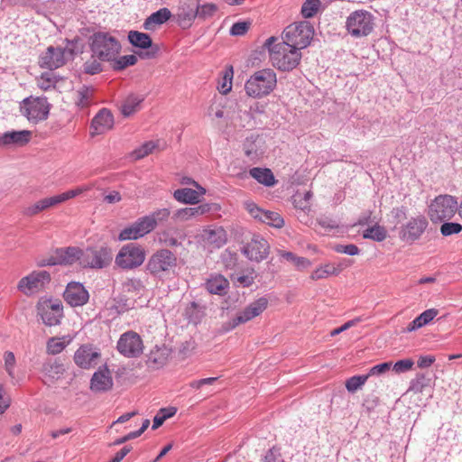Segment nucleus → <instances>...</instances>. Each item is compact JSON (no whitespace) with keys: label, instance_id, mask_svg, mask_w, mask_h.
<instances>
[{"label":"nucleus","instance_id":"obj_1","mask_svg":"<svg viewBox=\"0 0 462 462\" xmlns=\"http://www.w3.org/2000/svg\"><path fill=\"white\" fill-rule=\"evenodd\" d=\"M276 37H269L263 47L268 50L270 61L273 66L282 71H290L295 69L300 62L301 52L297 47L291 46L288 42H279Z\"/></svg>","mask_w":462,"mask_h":462},{"label":"nucleus","instance_id":"obj_2","mask_svg":"<svg viewBox=\"0 0 462 462\" xmlns=\"http://www.w3.org/2000/svg\"><path fill=\"white\" fill-rule=\"evenodd\" d=\"M276 85V73L272 69H263L250 76L245 82V90L248 97L262 98L268 96Z\"/></svg>","mask_w":462,"mask_h":462},{"label":"nucleus","instance_id":"obj_3","mask_svg":"<svg viewBox=\"0 0 462 462\" xmlns=\"http://www.w3.org/2000/svg\"><path fill=\"white\" fill-rule=\"evenodd\" d=\"M177 265L176 254L167 248H161L149 257L145 269L153 277L161 279L173 272Z\"/></svg>","mask_w":462,"mask_h":462},{"label":"nucleus","instance_id":"obj_4","mask_svg":"<svg viewBox=\"0 0 462 462\" xmlns=\"http://www.w3.org/2000/svg\"><path fill=\"white\" fill-rule=\"evenodd\" d=\"M90 40V50L93 57L101 61L114 60L121 50L118 40L106 32H96Z\"/></svg>","mask_w":462,"mask_h":462},{"label":"nucleus","instance_id":"obj_5","mask_svg":"<svg viewBox=\"0 0 462 462\" xmlns=\"http://www.w3.org/2000/svg\"><path fill=\"white\" fill-rule=\"evenodd\" d=\"M314 36V28L310 22L300 21L288 25L282 32V42L297 47L300 51L310 44Z\"/></svg>","mask_w":462,"mask_h":462},{"label":"nucleus","instance_id":"obj_6","mask_svg":"<svg viewBox=\"0 0 462 462\" xmlns=\"http://www.w3.org/2000/svg\"><path fill=\"white\" fill-rule=\"evenodd\" d=\"M77 43L68 41L65 47H48L40 58V66L49 69L63 66L67 60L73 59Z\"/></svg>","mask_w":462,"mask_h":462},{"label":"nucleus","instance_id":"obj_7","mask_svg":"<svg viewBox=\"0 0 462 462\" xmlns=\"http://www.w3.org/2000/svg\"><path fill=\"white\" fill-rule=\"evenodd\" d=\"M145 256L146 253L142 245L130 243L120 248L116 255L115 263L123 270H134L143 263Z\"/></svg>","mask_w":462,"mask_h":462},{"label":"nucleus","instance_id":"obj_8","mask_svg":"<svg viewBox=\"0 0 462 462\" xmlns=\"http://www.w3.org/2000/svg\"><path fill=\"white\" fill-rule=\"evenodd\" d=\"M112 260V249L106 245L88 246L82 250L83 268L103 269L107 267Z\"/></svg>","mask_w":462,"mask_h":462},{"label":"nucleus","instance_id":"obj_9","mask_svg":"<svg viewBox=\"0 0 462 462\" xmlns=\"http://www.w3.org/2000/svg\"><path fill=\"white\" fill-rule=\"evenodd\" d=\"M457 209V201L453 196L439 195L430 203L429 216L432 222H441L453 217Z\"/></svg>","mask_w":462,"mask_h":462},{"label":"nucleus","instance_id":"obj_10","mask_svg":"<svg viewBox=\"0 0 462 462\" xmlns=\"http://www.w3.org/2000/svg\"><path fill=\"white\" fill-rule=\"evenodd\" d=\"M346 27L347 32L354 37L367 36L374 28L373 14L365 10L355 11L347 17Z\"/></svg>","mask_w":462,"mask_h":462},{"label":"nucleus","instance_id":"obj_11","mask_svg":"<svg viewBox=\"0 0 462 462\" xmlns=\"http://www.w3.org/2000/svg\"><path fill=\"white\" fill-rule=\"evenodd\" d=\"M50 104L46 97H27L21 105V113L31 123L37 124L47 119Z\"/></svg>","mask_w":462,"mask_h":462},{"label":"nucleus","instance_id":"obj_12","mask_svg":"<svg viewBox=\"0 0 462 462\" xmlns=\"http://www.w3.org/2000/svg\"><path fill=\"white\" fill-rule=\"evenodd\" d=\"M144 349L143 342L138 333L128 330L123 333L116 343V350L126 358L139 357Z\"/></svg>","mask_w":462,"mask_h":462},{"label":"nucleus","instance_id":"obj_13","mask_svg":"<svg viewBox=\"0 0 462 462\" xmlns=\"http://www.w3.org/2000/svg\"><path fill=\"white\" fill-rule=\"evenodd\" d=\"M50 281L51 275L47 271H33L18 282L17 290L30 297L42 291Z\"/></svg>","mask_w":462,"mask_h":462},{"label":"nucleus","instance_id":"obj_14","mask_svg":"<svg viewBox=\"0 0 462 462\" xmlns=\"http://www.w3.org/2000/svg\"><path fill=\"white\" fill-rule=\"evenodd\" d=\"M101 359L100 349L92 344L81 345L74 353L73 361L81 369H90L98 365Z\"/></svg>","mask_w":462,"mask_h":462},{"label":"nucleus","instance_id":"obj_15","mask_svg":"<svg viewBox=\"0 0 462 462\" xmlns=\"http://www.w3.org/2000/svg\"><path fill=\"white\" fill-rule=\"evenodd\" d=\"M79 262L81 265L82 262V250L79 247L69 246L64 248H58L54 252V254L49 259L42 261L40 265H58L65 264L71 265Z\"/></svg>","mask_w":462,"mask_h":462},{"label":"nucleus","instance_id":"obj_16","mask_svg":"<svg viewBox=\"0 0 462 462\" xmlns=\"http://www.w3.org/2000/svg\"><path fill=\"white\" fill-rule=\"evenodd\" d=\"M244 206L252 217L262 223L275 228H281L284 225V219L278 212L264 210L250 200L245 201Z\"/></svg>","mask_w":462,"mask_h":462},{"label":"nucleus","instance_id":"obj_17","mask_svg":"<svg viewBox=\"0 0 462 462\" xmlns=\"http://www.w3.org/2000/svg\"><path fill=\"white\" fill-rule=\"evenodd\" d=\"M268 306V300L261 297L250 303L242 311L238 312L235 318L229 322L230 328H235L240 324L245 323L255 317L261 315Z\"/></svg>","mask_w":462,"mask_h":462},{"label":"nucleus","instance_id":"obj_18","mask_svg":"<svg viewBox=\"0 0 462 462\" xmlns=\"http://www.w3.org/2000/svg\"><path fill=\"white\" fill-rule=\"evenodd\" d=\"M270 246L266 239L254 235L252 239L244 245L242 253L250 260L256 263L266 259Z\"/></svg>","mask_w":462,"mask_h":462},{"label":"nucleus","instance_id":"obj_19","mask_svg":"<svg viewBox=\"0 0 462 462\" xmlns=\"http://www.w3.org/2000/svg\"><path fill=\"white\" fill-rule=\"evenodd\" d=\"M427 226L428 221L425 217L418 216L416 217H411L402 226L400 238L406 243L412 244L420 239Z\"/></svg>","mask_w":462,"mask_h":462},{"label":"nucleus","instance_id":"obj_20","mask_svg":"<svg viewBox=\"0 0 462 462\" xmlns=\"http://www.w3.org/2000/svg\"><path fill=\"white\" fill-rule=\"evenodd\" d=\"M153 221L141 217L132 225L122 229L118 235L120 241L136 240L152 231Z\"/></svg>","mask_w":462,"mask_h":462},{"label":"nucleus","instance_id":"obj_21","mask_svg":"<svg viewBox=\"0 0 462 462\" xmlns=\"http://www.w3.org/2000/svg\"><path fill=\"white\" fill-rule=\"evenodd\" d=\"M65 371V365L60 358L47 359L43 362L41 369L45 384L54 383L60 380Z\"/></svg>","mask_w":462,"mask_h":462},{"label":"nucleus","instance_id":"obj_22","mask_svg":"<svg viewBox=\"0 0 462 462\" xmlns=\"http://www.w3.org/2000/svg\"><path fill=\"white\" fill-rule=\"evenodd\" d=\"M63 295L65 300L73 307L83 306L89 299V294L85 287L76 282L67 285Z\"/></svg>","mask_w":462,"mask_h":462},{"label":"nucleus","instance_id":"obj_23","mask_svg":"<svg viewBox=\"0 0 462 462\" xmlns=\"http://www.w3.org/2000/svg\"><path fill=\"white\" fill-rule=\"evenodd\" d=\"M198 16V0H182L180 4L177 21L183 27H189Z\"/></svg>","mask_w":462,"mask_h":462},{"label":"nucleus","instance_id":"obj_24","mask_svg":"<svg viewBox=\"0 0 462 462\" xmlns=\"http://www.w3.org/2000/svg\"><path fill=\"white\" fill-rule=\"evenodd\" d=\"M113 386V378L106 366L99 367L90 380V389L95 393L109 391Z\"/></svg>","mask_w":462,"mask_h":462},{"label":"nucleus","instance_id":"obj_25","mask_svg":"<svg viewBox=\"0 0 462 462\" xmlns=\"http://www.w3.org/2000/svg\"><path fill=\"white\" fill-rule=\"evenodd\" d=\"M113 125L114 116L112 113L106 108H102L91 121V129L93 130L91 134H102L112 129Z\"/></svg>","mask_w":462,"mask_h":462},{"label":"nucleus","instance_id":"obj_26","mask_svg":"<svg viewBox=\"0 0 462 462\" xmlns=\"http://www.w3.org/2000/svg\"><path fill=\"white\" fill-rule=\"evenodd\" d=\"M32 134L29 130L5 132L0 136V146H23L30 142Z\"/></svg>","mask_w":462,"mask_h":462},{"label":"nucleus","instance_id":"obj_27","mask_svg":"<svg viewBox=\"0 0 462 462\" xmlns=\"http://www.w3.org/2000/svg\"><path fill=\"white\" fill-rule=\"evenodd\" d=\"M62 305L60 302L46 304L41 310L40 315L46 326H56L60 322L62 318Z\"/></svg>","mask_w":462,"mask_h":462},{"label":"nucleus","instance_id":"obj_28","mask_svg":"<svg viewBox=\"0 0 462 462\" xmlns=\"http://www.w3.org/2000/svg\"><path fill=\"white\" fill-rule=\"evenodd\" d=\"M59 204H61L59 196L55 195L52 197L42 199L33 204L23 208L22 213L26 217H33Z\"/></svg>","mask_w":462,"mask_h":462},{"label":"nucleus","instance_id":"obj_29","mask_svg":"<svg viewBox=\"0 0 462 462\" xmlns=\"http://www.w3.org/2000/svg\"><path fill=\"white\" fill-rule=\"evenodd\" d=\"M204 285L209 293L222 296L227 292L229 282L222 274H211Z\"/></svg>","mask_w":462,"mask_h":462},{"label":"nucleus","instance_id":"obj_30","mask_svg":"<svg viewBox=\"0 0 462 462\" xmlns=\"http://www.w3.org/2000/svg\"><path fill=\"white\" fill-rule=\"evenodd\" d=\"M202 237L207 244L214 248H220L226 242V233L221 226L205 229Z\"/></svg>","mask_w":462,"mask_h":462},{"label":"nucleus","instance_id":"obj_31","mask_svg":"<svg viewBox=\"0 0 462 462\" xmlns=\"http://www.w3.org/2000/svg\"><path fill=\"white\" fill-rule=\"evenodd\" d=\"M144 100L143 95L130 94L123 101L120 110L124 116H130L141 108V104Z\"/></svg>","mask_w":462,"mask_h":462},{"label":"nucleus","instance_id":"obj_32","mask_svg":"<svg viewBox=\"0 0 462 462\" xmlns=\"http://www.w3.org/2000/svg\"><path fill=\"white\" fill-rule=\"evenodd\" d=\"M170 349L165 346H155L149 353L147 363L156 367L164 365L169 358Z\"/></svg>","mask_w":462,"mask_h":462},{"label":"nucleus","instance_id":"obj_33","mask_svg":"<svg viewBox=\"0 0 462 462\" xmlns=\"http://www.w3.org/2000/svg\"><path fill=\"white\" fill-rule=\"evenodd\" d=\"M249 173L251 177L266 187H273L276 183L274 175L270 169L254 167L249 171Z\"/></svg>","mask_w":462,"mask_h":462},{"label":"nucleus","instance_id":"obj_34","mask_svg":"<svg viewBox=\"0 0 462 462\" xmlns=\"http://www.w3.org/2000/svg\"><path fill=\"white\" fill-rule=\"evenodd\" d=\"M171 15V11L168 8H161L145 19L143 27L145 30H153L154 25L164 23L170 19Z\"/></svg>","mask_w":462,"mask_h":462},{"label":"nucleus","instance_id":"obj_35","mask_svg":"<svg viewBox=\"0 0 462 462\" xmlns=\"http://www.w3.org/2000/svg\"><path fill=\"white\" fill-rule=\"evenodd\" d=\"M438 314V311L435 309H429L420 314L417 318H415L411 322L409 323L406 328L407 332L415 331L423 326L429 324Z\"/></svg>","mask_w":462,"mask_h":462},{"label":"nucleus","instance_id":"obj_36","mask_svg":"<svg viewBox=\"0 0 462 462\" xmlns=\"http://www.w3.org/2000/svg\"><path fill=\"white\" fill-rule=\"evenodd\" d=\"M71 341L72 338L69 336L51 337L46 345L47 353L51 355H58L61 353Z\"/></svg>","mask_w":462,"mask_h":462},{"label":"nucleus","instance_id":"obj_37","mask_svg":"<svg viewBox=\"0 0 462 462\" xmlns=\"http://www.w3.org/2000/svg\"><path fill=\"white\" fill-rule=\"evenodd\" d=\"M129 42L137 48L146 50L152 44L149 34L138 31H130L128 32Z\"/></svg>","mask_w":462,"mask_h":462},{"label":"nucleus","instance_id":"obj_38","mask_svg":"<svg viewBox=\"0 0 462 462\" xmlns=\"http://www.w3.org/2000/svg\"><path fill=\"white\" fill-rule=\"evenodd\" d=\"M175 199L185 204H197L199 202V193L196 189L182 188L174 191Z\"/></svg>","mask_w":462,"mask_h":462},{"label":"nucleus","instance_id":"obj_39","mask_svg":"<svg viewBox=\"0 0 462 462\" xmlns=\"http://www.w3.org/2000/svg\"><path fill=\"white\" fill-rule=\"evenodd\" d=\"M343 270L342 266L336 267L333 264L327 263L325 265L316 268L310 275V278L314 281L325 279L330 275H338Z\"/></svg>","mask_w":462,"mask_h":462},{"label":"nucleus","instance_id":"obj_40","mask_svg":"<svg viewBox=\"0 0 462 462\" xmlns=\"http://www.w3.org/2000/svg\"><path fill=\"white\" fill-rule=\"evenodd\" d=\"M387 236L386 229L379 225H374L365 229L363 233V237L365 239H371L376 242L383 241Z\"/></svg>","mask_w":462,"mask_h":462},{"label":"nucleus","instance_id":"obj_41","mask_svg":"<svg viewBox=\"0 0 462 462\" xmlns=\"http://www.w3.org/2000/svg\"><path fill=\"white\" fill-rule=\"evenodd\" d=\"M320 0H305L301 5L300 14L304 18L314 17L321 7Z\"/></svg>","mask_w":462,"mask_h":462},{"label":"nucleus","instance_id":"obj_42","mask_svg":"<svg viewBox=\"0 0 462 462\" xmlns=\"http://www.w3.org/2000/svg\"><path fill=\"white\" fill-rule=\"evenodd\" d=\"M137 57L134 54L121 56L119 58L115 57L114 60H110L111 66L114 70H123L128 66H133L137 62Z\"/></svg>","mask_w":462,"mask_h":462},{"label":"nucleus","instance_id":"obj_43","mask_svg":"<svg viewBox=\"0 0 462 462\" xmlns=\"http://www.w3.org/2000/svg\"><path fill=\"white\" fill-rule=\"evenodd\" d=\"M5 370L8 376L11 378L12 383L15 384L18 380L15 377L14 369L16 365V359L14 354L12 351H5L4 354Z\"/></svg>","mask_w":462,"mask_h":462},{"label":"nucleus","instance_id":"obj_44","mask_svg":"<svg viewBox=\"0 0 462 462\" xmlns=\"http://www.w3.org/2000/svg\"><path fill=\"white\" fill-rule=\"evenodd\" d=\"M93 93L94 89L88 86H82L77 91V106L81 108L87 107L90 104Z\"/></svg>","mask_w":462,"mask_h":462},{"label":"nucleus","instance_id":"obj_45","mask_svg":"<svg viewBox=\"0 0 462 462\" xmlns=\"http://www.w3.org/2000/svg\"><path fill=\"white\" fill-rule=\"evenodd\" d=\"M176 411L177 410L174 407L161 409L153 418L152 429L156 430L159 427H161L163 424V422L167 419L172 417L176 413Z\"/></svg>","mask_w":462,"mask_h":462},{"label":"nucleus","instance_id":"obj_46","mask_svg":"<svg viewBox=\"0 0 462 462\" xmlns=\"http://www.w3.org/2000/svg\"><path fill=\"white\" fill-rule=\"evenodd\" d=\"M282 257L291 262L299 270H304L311 265V262L301 256H297L291 252H283Z\"/></svg>","mask_w":462,"mask_h":462},{"label":"nucleus","instance_id":"obj_47","mask_svg":"<svg viewBox=\"0 0 462 462\" xmlns=\"http://www.w3.org/2000/svg\"><path fill=\"white\" fill-rule=\"evenodd\" d=\"M233 74L234 71L232 67H229L225 70L222 77V80L218 83L217 86V89L221 94L226 95L231 91Z\"/></svg>","mask_w":462,"mask_h":462},{"label":"nucleus","instance_id":"obj_48","mask_svg":"<svg viewBox=\"0 0 462 462\" xmlns=\"http://www.w3.org/2000/svg\"><path fill=\"white\" fill-rule=\"evenodd\" d=\"M367 379L366 374L352 376L346 380V388L349 393H355L365 383Z\"/></svg>","mask_w":462,"mask_h":462},{"label":"nucleus","instance_id":"obj_49","mask_svg":"<svg viewBox=\"0 0 462 462\" xmlns=\"http://www.w3.org/2000/svg\"><path fill=\"white\" fill-rule=\"evenodd\" d=\"M217 7L215 4L208 3L204 5H199L198 3V18L206 20L208 18L212 17L217 12Z\"/></svg>","mask_w":462,"mask_h":462},{"label":"nucleus","instance_id":"obj_50","mask_svg":"<svg viewBox=\"0 0 462 462\" xmlns=\"http://www.w3.org/2000/svg\"><path fill=\"white\" fill-rule=\"evenodd\" d=\"M100 61L101 60H99L97 58H94L92 55L91 58L88 60L83 65L85 73L95 75L101 72L103 68Z\"/></svg>","mask_w":462,"mask_h":462},{"label":"nucleus","instance_id":"obj_51","mask_svg":"<svg viewBox=\"0 0 462 462\" xmlns=\"http://www.w3.org/2000/svg\"><path fill=\"white\" fill-rule=\"evenodd\" d=\"M124 287L128 292H134L136 294L141 293L144 291L145 286L141 279L138 278H131L127 279L124 282Z\"/></svg>","mask_w":462,"mask_h":462},{"label":"nucleus","instance_id":"obj_52","mask_svg":"<svg viewBox=\"0 0 462 462\" xmlns=\"http://www.w3.org/2000/svg\"><path fill=\"white\" fill-rule=\"evenodd\" d=\"M170 209L168 208H161L151 215L144 216L143 217H148L152 221H153L152 230L156 227L157 224L160 222L166 221L168 217H170Z\"/></svg>","mask_w":462,"mask_h":462},{"label":"nucleus","instance_id":"obj_53","mask_svg":"<svg viewBox=\"0 0 462 462\" xmlns=\"http://www.w3.org/2000/svg\"><path fill=\"white\" fill-rule=\"evenodd\" d=\"M156 147V144L152 141L146 142L139 148L135 149L133 152V156L135 160L143 159V157L150 154Z\"/></svg>","mask_w":462,"mask_h":462},{"label":"nucleus","instance_id":"obj_54","mask_svg":"<svg viewBox=\"0 0 462 462\" xmlns=\"http://www.w3.org/2000/svg\"><path fill=\"white\" fill-rule=\"evenodd\" d=\"M159 242L168 247H178L181 245V242L169 231H163L160 234Z\"/></svg>","mask_w":462,"mask_h":462},{"label":"nucleus","instance_id":"obj_55","mask_svg":"<svg viewBox=\"0 0 462 462\" xmlns=\"http://www.w3.org/2000/svg\"><path fill=\"white\" fill-rule=\"evenodd\" d=\"M462 231V225L454 222H446L440 226V233L444 236L458 234Z\"/></svg>","mask_w":462,"mask_h":462},{"label":"nucleus","instance_id":"obj_56","mask_svg":"<svg viewBox=\"0 0 462 462\" xmlns=\"http://www.w3.org/2000/svg\"><path fill=\"white\" fill-rule=\"evenodd\" d=\"M199 217L197 208H184L177 210L174 214V217L182 221L189 220L193 217Z\"/></svg>","mask_w":462,"mask_h":462},{"label":"nucleus","instance_id":"obj_57","mask_svg":"<svg viewBox=\"0 0 462 462\" xmlns=\"http://www.w3.org/2000/svg\"><path fill=\"white\" fill-rule=\"evenodd\" d=\"M263 462H285L281 449L277 447H273L270 449L267 450L265 453L263 458Z\"/></svg>","mask_w":462,"mask_h":462},{"label":"nucleus","instance_id":"obj_58","mask_svg":"<svg viewBox=\"0 0 462 462\" xmlns=\"http://www.w3.org/2000/svg\"><path fill=\"white\" fill-rule=\"evenodd\" d=\"M334 250L337 252V253H339V254H348V255H356L359 254L360 250L359 248L354 245V244H349V245H337L335 247H334Z\"/></svg>","mask_w":462,"mask_h":462},{"label":"nucleus","instance_id":"obj_59","mask_svg":"<svg viewBox=\"0 0 462 462\" xmlns=\"http://www.w3.org/2000/svg\"><path fill=\"white\" fill-rule=\"evenodd\" d=\"M391 367H392L391 362H384V363H382V364H379V365H374L373 367H371L366 375H368V378L370 376H374V375H381V374L388 372L391 369Z\"/></svg>","mask_w":462,"mask_h":462},{"label":"nucleus","instance_id":"obj_60","mask_svg":"<svg viewBox=\"0 0 462 462\" xmlns=\"http://www.w3.org/2000/svg\"><path fill=\"white\" fill-rule=\"evenodd\" d=\"M414 362L411 359H402L397 361L393 365V369L400 374L404 373L411 369Z\"/></svg>","mask_w":462,"mask_h":462},{"label":"nucleus","instance_id":"obj_61","mask_svg":"<svg viewBox=\"0 0 462 462\" xmlns=\"http://www.w3.org/2000/svg\"><path fill=\"white\" fill-rule=\"evenodd\" d=\"M249 29V23L246 22H237L234 23L230 29V34L241 36L246 33Z\"/></svg>","mask_w":462,"mask_h":462},{"label":"nucleus","instance_id":"obj_62","mask_svg":"<svg viewBox=\"0 0 462 462\" xmlns=\"http://www.w3.org/2000/svg\"><path fill=\"white\" fill-rule=\"evenodd\" d=\"M293 205L297 209L302 211L310 210V202H308L305 199L301 198V194L298 193L293 196Z\"/></svg>","mask_w":462,"mask_h":462},{"label":"nucleus","instance_id":"obj_63","mask_svg":"<svg viewBox=\"0 0 462 462\" xmlns=\"http://www.w3.org/2000/svg\"><path fill=\"white\" fill-rule=\"evenodd\" d=\"M361 320L360 318H356V319H351V320H348L347 322H346L345 324H343L341 327L339 328H337L333 330H331L330 332V336L331 337H335L346 330H347L348 328H352L353 326H355L356 324H357L359 321Z\"/></svg>","mask_w":462,"mask_h":462},{"label":"nucleus","instance_id":"obj_64","mask_svg":"<svg viewBox=\"0 0 462 462\" xmlns=\"http://www.w3.org/2000/svg\"><path fill=\"white\" fill-rule=\"evenodd\" d=\"M79 195H81V190H80L79 187H77L76 189H69L63 193L58 194L60 203H63V202H65L70 199L76 198Z\"/></svg>","mask_w":462,"mask_h":462}]
</instances>
